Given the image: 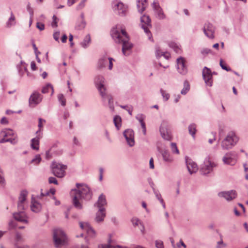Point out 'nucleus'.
<instances>
[{
    "mask_svg": "<svg viewBox=\"0 0 248 248\" xmlns=\"http://www.w3.org/2000/svg\"><path fill=\"white\" fill-rule=\"evenodd\" d=\"M111 35L116 43L123 44V53L124 55H126V51L130 50L132 45L129 42V37L125 29L120 25H117L112 29Z\"/></svg>",
    "mask_w": 248,
    "mask_h": 248,
    "instance_id": "1",
    "label": "nucleus"
},
{
    "mask_svg": "<svg viewBox=\"0 0 248 248\" xmlns=\"http://www.w3.org/2000/svg\"><path fill=\"white\" fill-rule=\"evenodd\" d=\"M77 189H73L71 192L74 205L78 209H81L82 199L90 200L92 193L89 187L85 185L77 184Z\"/></svg>",
    "mask_w": 248,
    "mask_h": 248,
    "instance_id": "2",
    "label": "nucleus"
},
{
    "mask_svg": "<svg viewBox=\"0 0 248 248\" xmlns=\"http://www.w3.org/2000/svg\"><path fill=\"white\" fill-rule=\"evenodd\" d=\"M105 79L101 76H97L95 78V83L96 86L100 93V94L102 96L103 98H105V97H107L108 100V103L109 107L111 109H113V107L112 105L113 101L112 97L110 95H108L106 93V88L104 85Z\"/></svg>",
    "mask_w": 248,
    "mask_h": 248,
    "instance_id": "3",
    "label": "nucleus"
},
{
    "mask_svg": "<svg viewBox=\"0 0 248 248\" xmlns=\"http://www.w3.org/2000/svg\"><path fill=\"white\" fill-rule=\"evenodd\" d=\"M10 142L15 144L17 142V137L13 131L10 129H4L0 132V143Z\"/></svg>",
    "mask_w": 248,
    "mask_h": 248,
    "instance_id": "4",
    "label": "nucleus"
},
{
    "mask_svg": "<svg viewBox=\"0 0 248 248\" xmlns=\"http://www.w3.org/2000/svg\"><path fill=\"white\" fill-rule=\"evenodd\" d=\"M239 139L233 131L229 132L221 142L222 148L226 150L231 149L236 144Z\"/></svg>",
    "mask_w": 248,
    "mask_h": 248,
    "instance_id": "5",
    "label": "nucleus"
},
{
    "mask_svg": "<svg viewBox=\"0 0 248 248\" xmlns=\"http://www.w3.org/2000/svg\"><path fill=\"white\" fill-rule=\"evenodd\" d=\"M53 241L55 246L60 248L67 243V237L65 233L61 229H55L53 231Z\"/></svg>",
    "mask_w": 248,
    "mask_h": 248,
    "instance_id": "6",
    "label": "nucleus"
},
{
    "mask_svg": "<svg viewBox=\"0 0 248 248\" xmlns=\"http://www.w3.org/2000/svg\"><path fill=\"white\" fill-rule=\"evenodd\" d=\"M52 172L54 175L59 178H62L65 175L66 166L53 162L51 165Z\"/></svg>",
    "mask_w": 248,
    "mask_h": 248,
    "instance_id": "7",
    "label": "nucleus"
},
{
    "mask_svg": "<svg viewBox=\"0 0 248 248\" xmlns=\"http://www.w3.org/2000/svg\"><path fill=\"white\" fill-rule=\"evenodd\" d=\"M237 159V155L231 152L225 155L222 158V161L226 164L233 166L236 163Z\"/></svg>",
    "mask_w": 248,
    "mask_h": 248,
    "instance_id": "8",
    "label": "nucleus"
},
{
    "mask_svg": "<svg viewBox=\"0 0 248 248\" xmlns=\"http://www.w3.org/2000/svg\"><path fill=\"white\" fill-rule=\"evenodd\" d=\"M28 192L26 190H22L20 193L17 203V207L18 210H23L27 207V197Z\"/></svg>",
    "mask_w": 248,
    "mask_h": 248,
    "instance_id": "9",
    "label": "nucleus"
},
{
    "mask_svg": "<svg viewBox=\"0 0 248 248\" xmlns=\"http://www.w3.org/2000/svg\"><path fill=\"white\" fill-rule=\"evenodd\" d=\"M216 166V164L212 162L209 158L205 159L204 164L201 169L200 171L202 174H207L210 173L213 170V168Z\"/></svg>",
    "mask_w": 248,
    "mask_h": 248,
    "instance_id": "10",
    "label": "nucleus"
},
{
    "mask_svg": "<svg viewBox=\"0 0 248 248\" xmlns=\"http://www.w3.org/2000/svg\"><path fill=\"white\" fill-rule=\"evenodd\" d=\"M113 61H114V60L112 58H108L106 57H104L99 59L98 62L97 67L99 69H101L106 67L107 65L108 64V69L111 70L113 67Z\"/></svg>",
    "mask_w": 248,
    "mask_h": 248,
    "instance_id": "11",
    "label": "nucleus"
},
{
    "mask_svg": "<svg viewBox=\"0 0 248 248\" xmlns=\"http://www.w3.org/2000/svg\"><path fill=\"white\" fill-rule=\"evenodd\" d=\"M141 23V27L143 29L145 33L149 36L150 38L151 33L149 30V27H151V19L149 16L144 15L140 19Z\"/></svg>",
    "mask_w": 248,
    "mask_h": 248,
    "instance_id": "12",
    "label": "nucleus"
},
{
    "mask_svg": "<svg viewBox=\"0 0 248 248\" xmlns=\"http://www.w3.org/2000/svg\"><path fill=\"white\" fill-rule=\"evenodd\" d=\"M202 76L206 84L209 86L212 85V74L210 69L205 67L202 70Z\"/></svg>",
    "mask_w": 248,
    "mask_h": 248,
    "instance_id": "13",
    "label": "nucleus"
},
{
    "mask_svg": "<svg viewBox=\"0 0 248 248\" xmlns=\"http://www.w3.org/2000/svg\"><path fill=\"white\" fill-rule=\"evenodd\" d=\"M167 127V123L163 121L161 124L160 132L163 139L169 140L171 139V135L170 132L169 131Z\"/></svg>",
    "mask_w": 248,
    "mask_h": 248,
    "instance_id": "14",
    "label": "nucleus"
},
{
    "mask_svg": "<svg viewBox=\"0 0 248 248\" xmlns=\"http://www.w3.org/2000/svg\"><path fill=\"white\" fill-rule=\"evenodd\" d=\"M177 69L179 72L183 75L187 73L186 61L183 57H179L177 59Z\"/></svg>",
    "mask_w": 248,
    "mask_h": 248,
    "instance_id": "15",
    "label": "nucleus"
},
{
    "mask_svg": "<svg viewBox=\"0 0 248 248\" xmlns=\"http://www.w3.org/2000/svg\"><path fill=\"white\" fill-rule=\"evenodd\" d=\"M42 100V95L37 92H34L30 96L29 99L30 105L34 107L39 104Z\"/></svg>",
    "mask_w": 248,
    "mask_h": 248,
    "instance_id": "16",
    "label": "nucleus"
},
{
    "mask_svg": "<svg viewBox=\"0 0 248 248\" xmlns=\"http://www.w3.org/2000/svg\"><path fill=\"white\" fill-rule=\"evenodd\" d=\"M124 135L129 146H133L135 144L134 131L131 129L126 130L124 133Z\"/></svg>",
    "mask_w": 248,
    "mask_h": 248,
    "instance_id": "17",
    "label": "nucleus"
},
{
    "mask_svg": "<svg viewBox=\"0 0 248 248\" xmlns=\"http://www.w3.org/2000/svg\"><path fill=\"white\" fill-rule=\"evenodd\" d=\"M79 225L81 229L86 232L89 236L94 237L95 236V231L88 223L80 222Z\"/></svg>",
    "mask_w": 248,
    "mask_h": 248,
    "instance_id": "18",
    "label": "nucleus"
},
{
    "mask_svg": "<svg viewBox=\"0 0 248 248\" xmlns=\"http://www.w3.org/2000/svg\"><path fill=\"white\" fill-rule=\"evenodd\" d=\"M14 218L19 222L28 223V217L24 211L19 210V212L13 214Z\"/></svg>",
    "mask_w": 248,
    "mask_h": 248,
    "instance_id": "19",
    "label": "nucleus"
},
{
    "mask_svg": "<svg viewBox=\"0 0 248 248\" xmlns=\"http://www.w3.org/2000/svg\"><path fill=\"white\" fill-rule=\"evenodd\" d=\"M215 28L213 26L209 23H206L204 26L203 31L205 35L209 38H213Z\"/></svg>",
    "mask_w": 248,
    "mask_h": 248,
    "instance_id": "20",
    "label": "nucleus"
},
{
    "mask_svg": "<svg viewBox=\"0 0 248 248\" xmlns=\"http://www.w3.org/2000/svg\"><path fill=\"white\" fill-rule=\"evenodd\" d=\"M218 196L222 197L227 201H231L236 197L237 194L235 191L232 190L227 192H222L218 193Z\"/></svg>",
    "mask_w": 248,
    "mask_h": 248,
    "instance_id": "21",
    "label": "nucleus"
},
{
    "mask_svg": "<svg viewBox=\"0 0 248 248\" xmlns=\"http://www.w3.org/2000/svg\"><path fill=\"white\" fill-rule=\"evenodd\" d=\"M186 165L187 169L190 174L196 172L198 170L197 164L190 159L186 160Z\"/></svg>",
    "mask_w": 248,
    "mask_h": 248,
    "instance_id": "22",
    "label": "nucleus"
},
{
    "mask_svg": "<svg viewBox=\"0 0 248 248\" xmlns=\"http://www.w3.org/2000/svg\"><path fill=\"white\" fill-rule=\"evenodd\" d=\"M115 10L117 9L118 14L121 16H124L127 11V7L122 2H118L116 5Z\"/></svg>",
    "mask_w": 248,
    "mask_h": 248,
    "instance_id": "23",
    "label": "nucleus"
},
{
    "mask_svg": "<svg viewBox=\"0 0 248 248\" xmlns=\"http://www.w3.org/2000/svg\"><path fill=\"white\" fill-rule=\"evenodd\" d=\"M107 205V201L105 196L103 194H101L98 198L97 202L95 204V206H97L98 209L105 208L104 206Z\"/></svg>",
    "mask_w": 248,
    "mask_h": 248,
    "instance_id": "24",
    "label": "nucleus"
},
{
    "mask_svg": "<svg viewBox=\"0 0 248 248\" xmlns=\"http://www.w3.org/2000/svg\"><path fill=\"white\" fill-rule=\"evenodd\" d=\"M41 205L38 202H36L33 198L31 200V210L34 212H38L41 209Z\"/></svg>",
    "mask_w": 248,
    "mask_h": 248,
    "instance_id": "25",
    "label": "nucleus"
},
{
    "mask_svg": "<svg viewBox=\"0 0 248 248\" xmlns=\"http://www.w3.org/2000/svg\"><path fill=\"white\" fill-rule=\"evenodd\" d=\"M106 216L105 208L99 209V211L96 214V221L97 222L102 221Z\"/></svg>",
    "mask_w": 248,
    "mask_h": 248,
    "instance_id": "26",
    "label": "nucleus"
},
{
    "mask_svg": "<svg viewBox=\"0 0 248 248\" xmlns=\"http://www.w3.org/2000/svg\"><path fill=\"white\" fill-rule=\"evenodd\" d=\"M137 7L140 13L143 12L146 8V0H137Z\"/></svg>",
    "mask_w": 248,
    "mask_h": 248,
    "instance_id": "27",
    "label": "nucleus"
},
{
    "mask_svg": "<svg viewBox=\"0 0 248 248\" xmlns=\"http://www.w3.org/2000/svg\"><path fill=\"white\" fill-rule=\"evenodd\" d=\"M144 118H145V117L142 114L138 115L137 116V119L139 121V122L140 123L141 127L142 128L143 133L144 135H145L146 134V125H145V123L144 122Z\"/></svg>",
    "mask_w": 248,
    "mask_h": 248,
    "instance_id": "28",
    "label": "nucleus"
},
{
    "mask_svg": "<svg viewBox=\"0 0 248 248\" xmlns=\"http://www.w3.org/2000/svg\"><path fill=\"white\" fill-rule=\"evenodd\" d=\"M16 17L12 12H11V16L9 18L8 21L6 23V26L8 28H10L12 26L16 24Z\"/></svg>",
    "mask_w": 248,
    "mask_h": 248,
    "instance_id": "29",
    "label": "nucleus"
},
{
    "mask_svg": "<svg viewBox=\"0 0 248 248\" xmlns=\"http://www.w3.org/2000/svg\"><path fill=\"white\" fill-rule=\"evenodd\" d=\"M39 139L40 138L37 137L33 138L31 140V147L34 150H38L39 147Z\"/></svg>",
    "mask_w": 248,
    "mask_h": 248,
    "instance_id": "30",
    "label": "nucleus"
},
{
    "mask_svg": "<svg viewBox=\"0 0 248 248\" xmlns=\"http://www.w3.org/2000/svg\"><path fill=\"white\" fill-rule=\"evenodd\" d=\"M131 221L133 223V225L135 226H140V229L141 230V232L143 233L144 231V228L141 223L140 221V220L136 218H133L131 220Z\"/></svg>",
    "mask_w": 248,
    "mask_h": 248,
    "instance_id": "31",
    "label": "nucleus"
},
{
    "mask_svg": "<svg viewBox=\"0 0 248 248\" xmlns=\"http://www.w3.org/2000/svg\"><path fill=\"white\" fill-rule=\"evenodd\" d=\"M197 131L196 125L195 124H191L188 126V132L192 136L193 138H195V135Z\"/></svg>",
    "mask_w": 248,
    "mask_h": 248,
    "instance_id": "32",
    "label": "nucleus"
},
{
    "mask_svg": "<svg viewBox=\"0 0 248 248\" xmlns=\"http://www.w3.org/2000/svg\"><path fill=\"white\" fill-rule=\"evenodd\" d=\"M156 55L157 57L163 56L166 59H169L170 57V53L168 52H161L159 49H156Z\"/></svg>",
    "mask_w": 248,
    "mask_h": 248,
    "instance_id": "33",
    "label": "nucleus"
},
{
    "mask_svg": "<svg viewBox=\"0 0 248 248\" xmlns=\"http://www.w3.org/2000/svg\"><path fill=\"white\" fill-rule=\"evenodd\" d=\"M162 156L164 160L166 161L171 162L173 160L172 157L167 151H164L162 153Z\"/></svg>",
    "mask_w": 248,
    "mask_h": 248,
    "instance_id": "34",
    "label": "nucleus"
},
{
    "mask_svg": "<svg viewBox=\"0 0 248 248\" xmlns=\"http://www.w3.org/2000/svg\"><path fill=\"white\" fill-rule=\"evenodd\" d=\"M49 91H51L52 92V93H53V88L51 84H48L43 88L42 92L43 93H48Z\"/></svg>",
    "mask_w": 248,
    "mask_h": 248,
    "instance_id": "35",
    "label": "nucleus"
},
{
    "mask_svg": "<svg viewBox=\"0 0 248 248\" xmlns=\"http://www.w3.org/2000/svg\"><path fill=\"white\" fill-rule=\"evenodd\" d=\"M114 123L115 124V126L117 127L118 129H119V127L121 125V118L120 117L118 116H116L113 119Z\"/></svg>",
    "mask_w": 248,
    "mask_h": 248,
    "instance_id": "36",
    "label": "nucleus"
},
{
    "mask_svg": "<svg viewBox=\"0 0 248 248\" xmlns=\"http://www.w3.org/2000/svg\"><path fill=\"white\" fill-rule=\"evenodd\" d=\"M189 88L190 86L188 82L187 81H185L184 83V88L181 91V93L182 94H186L189 91Z\"/></svg>",
    "mask_w": 248,
    "mask_h": 248,
    "instance_id": "37",
    "label": "nucleus"
},
{
    "mask_svg": "<svg viewBox=\"0 0 248 248\" xmlns=\"http://www.w3.org/2000/svg\"><path fill=\"white\" fill-rule=\"evenodd\" d=\"M91 41V37L89 35L85 36L83 41L81 43V45L83 47H86L89 45Z\"/></svg>",
    "mask_w": 248,
    "mask_h": 248,
    "instance_id": "38",
    "label": "nucleus"
},
{
    "mask_svg": "<svg viewBox=\"0 0 248 248\" xmlns=\"http://www.w3.org/2000/svg\"><path fill=\"white\" fill-rule=\"evenodd\" d=\"M58 98L59 101L61 102V105L62 106H65L66 105V100H65L63 95L62 94H60L58 95Z\"/></svg>",
    "mask_w": 248,
    "mask_h": 248,
    "instance_id": "39",
    "label": "nucleus"
},
{
    "mask_svg": "<svg viewBox=\"0 0 248 248\" xmlns=\"http://www.w3.org/2000/svg\"><path fill=\"white\" fill-rule=\"evenodd\" d=\"M227 244L223 242L222 239L218 241L217 244L216 248H225Z\"/></svg>",
    "mask_w": 248,
    "mask_h": 248,
    "instance_id": "40",
    "label": "nucleus"
},
{
    "mask_svg": "<svg viewBox=\"0 0 248 248\" xmlns=\"http://www.w3.org/2000/svg\"><path fill=\"white\" fill-rule=\"evenodd\" d=\"M155 12L157 15V17L158 18L162 19L165 18V15H164L161 8L160 9V11L159 10H158Z\"/></svg>",
    "mask_w": 248,
    "mask_h": 248,
    "instance_id": "41",
    "label": "nucleus"
},
{
    "mask_svg": "<svg viewBox=\"0 0 248 248\" xmlns=\"http://www.w3.org/2000/svg\"><path fill=\"white\" fill-rule=\"evenodd\" d=\"M219 64L223 69L227 71H230L231 70L230 68L228 67L227 66L226 64L224 62V61L222 59L220 60Z\"/></svg>",
    "mask_w": 248,
    "mask_h": 248,
    "instance_id": "42",
    "label": "nucleus"
},
{
    "mask_svg": "<svg viewBox=\"0 0 248 248\" xmlns=\"http://www.w3.org/2000/svg\"><path fill=\"white\" fill-rule=\"evenodd\" d=\"M170 46L174 49L176 53H179L181 52V49L176 44L174 43H171Z\"/></svg>",
    "mask_w": 248,
    "mask_h": 248,
    "instance_id": "43",
    "label": "nucleus"
},
{
    "mask_svg": "<svg viewBox=\"0 0 248 248\" xmlns=\"http://www.w3.org/2000/svg\"><path fill=\"white\" fill-rule=\"evenodd\" d=\"M85 22L82 19L78 24L76 25V28L78 30H81L84 29L85 27Z\"/></svg>",
    "mask_w": 248,
    "mask_h": 248,
    "instance_id": "44",
    "label": "nucleus"
},
{
    "mask_svg": "<svg viewBox=\"0 0 248 248\" xmlns=\"http://www.w3.org/2000/svg\"><path fill=\"white\" fill-rule=\"evenodd\" d=\"M52 19L53 21L51 23V26L53 28H56L58 26V22L59 21V19L55 15L53 16Z\"/></svg>",
    "mask_w": 248,
    "mask_h": 248,
    "instance_id": "45",
    "label": "nucleus"
},
{
    "mask_svg": "<svg viewBox=\"0 0 248 248\" xmlns=\"http://www.w3.org/2000/svg\"><path fill=\"white\" fill-rule=\"evenodd\" d=\"M171 149L172 152L174 153H176L177 154H179V150L178 149L176 144L175 143H171L170 144Z\"/></svg>",
    "mask_w": 248,
    "mask_h": 248,
    "instance_id": "46",
    "label": "nucleus"
},
{
    "mask_svg": "<svg viewBox=\"0 0 248 248\" xmlns=\"http://www.w3.org/2000/svg\"><path fill=\"white\" fill-rule=\"evenodd\" d=\"M152 6L155 12L157 11L158 10H159L160 11V9L161 8L160 7L159 4L157 1H154V2L153 3Z\"/></svg>",
    "mask_w": 248,
    "mask_h": 248,
    "instance_id": "47",
    "label": "nucleus"
},
{
    "mask_svg": "<svg viewBox=\"0 0 248 248\" xmlns=\"http://www.w3.org/2000/svg\"><path fill=\"white\" fill-rule=\"evenodd\" d=\"M161 93L163 97L164 98L165 101L168 100L170 98V95L168 93H167L165 91L161 89L160 90Z\"/></svg>",
    "mask_w": 248,
    "mask_h": 248,
    "instance_id": "48",
    "label": "nucleus"
},
{
    "mask_svg": "<svg viewBox=\"0 0 248 248\" xmlns=\"http://www.w3.org/2000/svg\"><path fill=\"white\" fill-rule=\"evenodd\" d=\"M41 158L39 155H37L31 161L32 163L35 164H38L41 161Z\"/></svg>",
    "mask_w": 248,
    "mask_h": 248,
    "instance_id": "49",
    "label": "nucleus"
},
{
    "mask_svg": "<svg viewBox=\"0 0 248 248\" xmlns=\"http://www.w3.org/2000/svg\"><path fill=\"white\" fill-rule=\"evenodd\" d=\"M46 123V121L42 118L39 119L38 127L39 131H41L43 126V124Z\"/></svg>",
    "mask_w": 248,
    "mask_h": 248,
    "instance_id": "50",
    "label": "nucleus"
},
{
    "mask_svg": "<svg viewBox=\"0 0 248 248\" xmlns=\"http://www.w3.org/2000/svg\"><path fill=\"white\" fill-rule=\"evenodd\" d=\"M155 246L157 248H164V245L162 241L157 240L155 241Z\"/></svg>",
    "mask_w": 248,
    "mask_h": 248,
    "instance_id": "51",
    "label": "nucleus"
},
{
    "mask_svg": "<svg viewBox=\"0 0 248 248\" xmlns=\"http://www.w3.org/2000/svg\"><path fill=\"white\" fill-rule=\"evenodd\" d=\"M49 193H51L52 195H54L55 193V189L54 188H51L49 190V191H47L46 192V193H41V196H46V195H49Z\"/></svg>",
    "mask_w": 248,
    "mask_h": 248,
    "instance_id": "52",
    "label": "nucleus"
},
{
    "mask_svg": "<svg viewBox=\"0 0 248 248\" xmlns=\"http://www.w3.org/2000/svg\"><path fill=\"white\" fill-rule=\"evenodd\" d=\"M36 27L40 31H43L45 29L44 24L41 22L37 23Z\"/></svg>",
    "mask_w": 248,
    "mask_h": 248,
    "instance_id": "53",
    "label": "nucleus"
},
{
    "mask_svg": "<svg viewBox=\"0 0 248 248\" xmlns=\"http://www.w3.org/2000/svg\"><path fill=\"white\" fill-rule=\"evenodd\" d=\"M49 183L50 184H54L56 185H58V182L56 179L54 177H51L48 179Z\"/></svg>",
    "mask_w": 248,
    "mask_h": 248,
    "instance_id": "54",
    "label": "nucleus"
},
{
    "mask_svg": "<svg viewBox=\"0 0 248 248\" xmlns=\"http://www.w3.org/2000/svg\"><path fill=\"white\" fill-rule=\"evenodd\" d=\"M4 182V179L3 177V173L2 171L0 169V185L3 184Z\"/></svg>",
    "mask_w": 248,
    "mask_h": 248,
    "instance_id": "55",
    "label": "nucleus"
},
{
    "mask_svg": "<svg viewBox=\"0 0 248 248\" xmlns=\"http://www.w3.org/2000/svg\"><path fill=\"white\" fill-rule=\"evenodd\" d=\"M59 36H60V32L59 31H56L54 33L53 37L56 41H59Z\"/></svg>",
    "mask_w": 248,
    "mask_h": 248,
    "instance_id": "56",
    "label": "nucleus"
},
{
    "mask_svg": "<svg viewBox=\"0 0 248 248\" xmlns=\"http://www.w3.org/2000/svg\"><path fill=\"white\" fill-rule=\"evenodd\" d=\"M84 1H82L77 6V8L78 10H80L82 9L85 6Z\"/></svg>",
    "mask_w": 248,
    "mask_h": 248,
    "instance_id": "57",
    "label": "nucleus"
},
{
    "mask_svg": "<svg viewBox=\"0 0 248 248\" xmlns=\"http://www.w3.org/2000/svg\"><path fill=\"white\" fill-rule=\"evenodd\" d=\"M149 165L150 168L152 169H154V159L153 158H151L149 161Z\"/></svg>",
    "mask_w": 248,
    "mask_h": 248,
    "instance_id": "58",
    "label": "nucleus"
},
{
    "mask_svg": "<svg viewBox=\"0 0 248 248\" xmlns=\"http://www.w3.org/2000/svg\"><path fill=\"white\" fill-rule=\"evenodd\" d=\"M76 1V0H68L67 4L69 6H71L74 4Z\"/></svg>",
    "mask_w": 248,
    "mask_h": 248,
    "instance_id": "59",
    "label": "nucleus"
},
{
    "mask_svg": "<svg viewBox=\"0 0 248 248\" xmlns=\"http://www.w3.org/2000/svg\"><path fill=\"white\" fill-rule=\"evenodd\" d=\"M67 35L66 34H64L61 38V41L62 43H65L67 41Z\"/></svg>",
    "mask_w": 248,
    "mask_h": 248,
    "instance_id": "60",
    "label": "nucleus"
},
{
    "mask_svg": "<svg viewBox=\"0 0 248 248\" xmlns=\"http://www.w3.org/2000/svg\"><path fill=\"white\" fill-rule=\"evenodd\" d=\"M32 70H35L36 69V64L34 62H32L31 64Z\"/></svg>",
    "mask_w": 248,
    "mask_h": 248,
    "instance_id": "61",
    "label": "nucleus"
},
{
    "mask_svg": "<svg viewBox=\"0 0 248 248\" xmlns=\"http://www.w3.org/2000/svg\"><path fill=\"white\" fill-rule=\"evenodd\" d=\"M0 122L2 124H7L8 121L6 118L4 117L1 119Z\"/></svg>",
    "mask_w": 248,
    "mask_h": 248,
    "instance_id": "62",
    "label": "nucleus"
},
{
    "mask_svg": "<svg viewBox=\"0 0 248 248\" xmlns=\"http://www.w3.org/2000/svg\"><path fill=\"white\" fill-rule=\"evenodd\" d=\"M216 140L215 135H213V138L209 140L208 142L209 143L212 144Z\"/></svg>",
    "mask_w": 248,
    "mask_h": 248,
    "instance_id": "63",
    "label": "nucleus"
},
{
    "mask_svg": "<svg viewBox=\"0 0 248 248\" xmlns=\"http://www.w3.org/2000/svg\"><path fill=\"white\" fill-rule=\"evenodd\" d=\"M211 52V50L209 49L206 48L202 50V53L203 54H208Z\"/></svg>",
    "mask_w": 248,
    "mask_h": 248,
    "instance_id": "64",
    "label": "nucleus"
}]
</instances>
